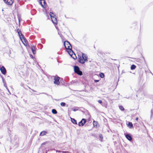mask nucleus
Returning <instances> with one entry per match:
<instances>
[{"instance_id":"nucleus-1","label":"nucleus","mask_w":153,"mask_h":153,"mask_svg":"<svg viewBox=\"0 0 153 153\" xmlns=\"http://www.w3.org/2000/svg\"><path fill=\"white\" fill-rule=\"evenodd\" d=\"M54 81L53 83L54 84L57 85H60V83L63 84L64 82L63 81V79L58 76H53Z\"/></svg>"},{"instance_id":"nucleus-2","label":"nucleus","mask_w":153,"mask_h":153,"mask_svg":"<svg viewBox=\"0 0 153 153\" xmlns=\"http://www.w3.org/2000/svg\"><path fill=\"white\" fill-rule=\"evenodd\" d=\"M64 45L65 48L67 50H69L68 52L70 55L71 53H73V51L72 50V46L70 43L68 41H65L64 42Z\"/></svg>"},{"instance_id":"nucleus-3","label":"nucleus","mask_w":153,"mask_h":153,"mask_svg":"<svg viewBox=\"0 0 153 153\" xmlns=\"http://www.w3.org/2000/svg\"><path fill=\"white\" fill-rule=\"evenodd\" d=\"M17 31L19 36L20 39L22 41L24 45H27V41L25 39V37L23 36L22 33L21 32L20 30L18 29H17Z\"/></svg>"},{"instance_id":"nucleus-4","label":"nucleus","mask_w":153,"mask_h":153,"mask_svg":"<svg viewBox=\"0 0 153 153\" xmlns=\"http://www.w3.org/2000/svg\"><path fill=\"white\" fill-rule=\"evenodd\" d=\"M87 60V56L84 53H82V56H80L79 58V62L82 64H84L85 61Z\"/></svg>"},{"instance_id":"nucleus-5","label":"nucleus","mask_w":153,"mask_h":153,"mask_svg":"<svg viewBox=\"0 0 153 153\" xmlns=\"http://www.w3.org/2000/svg\"><path fill=\"white\" fill-rule=\"evenodd\" d=\"M74 71L75 73L79 75H82V72L80 70L78 66H75L74 67Z\"/></svg>"},{"instance_id":"nucleus-6","label":"nucleus","mask_w":153,"mask_h":153,"mask_svg":"<svg viewBox=\"0 0 153 153\" xmlns=\"http://www.w3.org/2000/svg\"><path fill=\"white\" fill-rule=\"evenodd\" d=\"M40 4L44 8H45L46 7V4L44 0H39Z\"/></svg>"},{"instance_id":"nucleus-7","label":"nucleus","mask_w":153,"mask_h":153,"mask_svg":"<svg viewBox=\"0 0 153 153\" xmlns=\"http://www.w3.org/2000/svg\"><path fill=\"white\" fill-rule=\"evenodd\" d=\"M86 120L85 119H82L79 123L78 125L79 126H82L85 123Z\"/></svg>"},{"instance_id":"nucleus-8","label":"nucleus","mask_w":153,"mask_h":153,"mask_svg":"<svg viewBox=\"0 0 153 153\" xmlns=\"http://www.w3.org/2000/svg\"><path fill=\"white\" fill-rule=\"evenodd\" d=\"M0 70L1 73L3 74H5L6 73V69L4 66L1 67L0 65Z\"/></svg>"},{"instance_id":"nucleus-9","label":"nucleus","mask_w":153,"mask_h":153,"mask_svg":"<svg viewBox=\"0 0 153 153\" xmlns=\"http://www.w3.org/2000/svg\"><path fill=\"white\" fill-rule=\"evenodd\" d=\"M4 2L8 5H12L13 2V0H3Z\"/></svg>"},{"instance_id":"nucleus-10","label":"nucleus","mask_w":153,"mask_h":153,"mask_svg":"<svg viewBox=\"0 0 153 153\" xmlns=\"http://www.w3.org/2000/svg\"><path fill=\"white\" fill-rule=\"evenodd\" d=\"M51 19L52 20V21L53 23L56 25L57 23V19L55 17V16L52 17L51 16Z\"/></svg>"},{"instance_id":"nucleus-11","label":"nucleus","mask_w":153,"mask_h":153,"mask_svg":"<svg viewBox=\"0 0 153 153\" xmlns=\"http://www.w3.org/2000/svg\"><path fill=\"white\" fill-rule=\"evenodd\" d=\"M125 137L129 141H131L132 139V138L130 134H126Z\"/></svg>"},{"instance_id":"nucleus-12","label":"nucleus","mask_w":153,"mask_h":153,"mask_svg":"<svg viewBox=\"0 0 153 153\" xmlns=\"http://www.w3.org/2000/svg\"><path fill=\"white\" fill-rule=\"evenodd\" d=\"M31 50L33 54H35L36 53V51L34 46H32L31 47Z\"/></svg>"},{"instance_id":"nucleus-13","label":"nucleus","mask_w":153,"mask_h":153,"mask_svg":"<svg viewBox=\"0 0 153 153\" xmlns=\"http://www.w3.org/2000/svg\"><path fill=\"white\" fill-rule=\"evenodd\" d=\"M98 123L97 121H94L93 122V124L94 126L95 127H97V124Z\"/></svg>"},{"instance_id":"nucleus-14","label":"nucleus","mask_w":153,"mask_h":153,"mask_svg":"<svg viewBox=\"0 0 153 153\" xmlns=\"http://www.w3.org/2000/svg\"><path fill=\"white\" fill-rule=\"evenodd\" d=\"M46 133H47L45 131H43L40 133V135L42 136L45 135L46 134Z\"/></svg>"},{"instance_id":"nucleus-15","label":"nucleus","mask_w":153,"mask_h":153,"mask_svg":"<svg viewBox=\"0 0 153 153\" xmlns=\"http://www.w3.org/2000/svg\"><path fill=\"white\" fill-rule=\"evenodd\" d=\"M71 121L74 124H77L76 120L74 118H71Z\"/></svg>"},{"instance_id":"nucleus-16","label":"nucleus","mask_w":153,"mask_h":153,"mask_svg":"<svg viewBox=\"0 0 153 153\" xmlns=\"http://www.w3.org/2000/svg\"><path fill=\"white\" fill-rule=\"evenodd\" d=\"M128 126L129 128H131L133 127V124L131 122H129L128 124Z\"/></svg>"},{"instance_id":"nucleus-17","label":"nucleus","mask_w":153,"mask_h":153,"mask_svg":"<svg viewBox=\"0 0 153 153\" xmlns=\"http://www.w3.org/2000/svg\"><path fill=\"white\" fill-rule=\"evenodd\" d=\"M136 68V66L135 65H132L131 66V70H134V69H135Z\"/></svg>"},{"instance_id":"nucleus-18","label":"nucleus","mask_w":153,"mask_h":153,"mask_svg":"<svg viewBox=\"0 0 153 153\" xmlns=\"http://www.w3.org/2000/svg\"><path fill=\"white\" fill-rule=\"evenodd\" d=\"M99 76L100 77L102 78H103L104 77V75L103 73H100L99 74Z\"/></svg>"},{"instance_id":"nucleus-19","label":"nucleus","mask_w":153,"mask_h":153,"mask_svg":"<svg viewBox=\"0 0 153 153\" xmlns=\"http://www.w3.org/2000/svg\"><path fill=\"white\" fill-rule=\"evenodd\" d=\"M52 113L53 114H56L57 113V111L55 109H53L52 110Z\"/></svg>"},{"instance_id":"nucleus-20","label":"nucleus","mask_w":153,"mask_h":153,"mask_svg":"<svg viewBox=\"0 0 153 153\" xmlns=\"http://www.w3.org/2000/svg\"><path fill=\"white\" fill-rule=\"evenodd\" d=\"M49 15L51 17V16H52V17L55 16V15L52 12H50L49 13Z\"/></svg>"},{"instance_id":"nucleus-21","label":"nucleus","mask_w":153,"mask_h":153,"mask_svg":"<svg viewBox=\"0 0 153 153\" xmlns=\"http://www.w3.org/2000/svg\"><path fill=\"white\" fill-rule=\"evenodd\" d=\"M119 108L122 111H124V108L122 106H119Z\"/></svg>"},{"instance_id":"nucleus-22","label":"nucleus","mask_w":153,"mask_h":153,"mask_svg":"<svg viewBox=\"0 0 153 153\" xmlns=\"http://www.w3.org/2000/svg\"><path fill=\"white\" fill-rule=\"evenodd\" d=\"M65 103L64 102H62L60 103V105L62 106H65Z\"/></svg>"},{"instance_id":"nucleus-23","label":"nucleus","mask_w":153,"mask_h":153,"mask_svg":"<svg viewBox=\"0 0 153 153\" xmlns=\"http://www.w3.org/2000/svg\"><path fill=\"white\" fill-rule=\"evenodd\" d=\"M72 110L74 111H76L78 110L77 108H72Z\"/></svg>"},{"instance_id":"nucleus-24","label":"nucleus","mask_w":153,"mask_h":153,"mask_svg":"<svg viewBox=\"0 0 153 153\" xmlns=\"http://www.w3.org/2000/svg\"><path fill=\"white\" fill-rule=\"evenodd\" d=\"M98 102L99 103H100V104H101L102 103V101L100 100H99L98 101Z\"/></svg>"},{"instance_id":"nucleus-25","label":"nucleus","mask_w":153,"mask_h":153,"mask_svg":"<svg viewBox=\"0 0 153 153\" xmlns=\"http://www.w3.org/2000/svg\"><path fill=\"white\" fill-rule=\"evenodd\" d=\"M94 81L95 82H97L99 81V80H95Z\"/></svg>"},{"instance_id":"nucleus-26","label":"nucleus","mask_w":153,"mask_h":153,"mask_svg":"<svg viewBox=\"0 0 153 153\" xmlns=\"http://www.w3.org/2000/svg\"><path fill=\"white\" fill-rule=\"evenodd\" d=\"M3 83L4 86L6 87V86H7L6 83L5 82H4Z\"/></svg>"},{"instance_id":"nucleus-27","label":"nucleus","mask_w":153,"mask_h":153,"mask_svg":"<svg viewBox=\"0 0 153 153\" xmlns=\"http://www.w3.org/2000/svg\"><path fill=\"white\" fill-rule=\"evenodd\" d=\"M6 89L9 92H10L9 91V90L7 88V86H6Z\"/></svg>"},{"instance_id":"nucleus-28","label":"nucleus","mask_w":153,"mask_h":153,"mask_svg":"<svg viewBox=\"0 0 153 153\" xmlns=\"http://www.w3.org/2000/svg\"><path fill=\"white\" fill-rule=\"evenodd\" d=\"M30 56L32 58H33V55H32L30 54Z\"/></svg>"},{"instance_id":"nucleus-29","label":"nucleus","mask_w":153,"mask_h":153,"mask_svg":"<svg viewBox=\"0 0 153 153\" xmlns=\"http://www.w3.org/2000/svg\"><path fill=\"white\" fill-rule=\"evenodd\" d=\"M75 56V58H74V57H72L74 59H76V56Z\"/></svg>"},{"instance_id":"nucleus-30","label":"nucleus","mask_w":153,"mask_h":153,"mask_svg":"<svg viewBox=\"0 0 153 153\" xmlns=\"http://www.w3.org/2000/svg\"><path fill=\"white\" fill-rule=\"evenodd\" d=\"M100 138H102V135H100Z\"/></svg>"},{"instance_id":"nucleus-31","label":"nucleus","mask_w":153,"mask_h":153,"mask_svg":"<svg viewBox=\"0 0 153 153\" xmlns=\"http://www.w3.org/2000/svg\"><path fill=\"white\" fill-rule=\"evenodd\" d=\"M138 117H137V118H136V120L137 121H138Z\"/></svg>"},{"instance_id":"nucleus-32","label":"nucleus","mask_w":153,"mask_h":153,"mask_svg":"<svg viewBox=\"0 0 153 153\" xmlns=\"http://www.w3.org/2000/svg\"><path fill=\"white\" fill-rule=\"evenodd\" d=\"M31 89V90H32L33 92H36V91H35V90H33L32 89Z\"/></svg>"},{"instance_id":"nucleus-33","label":"nucleus","mask_w":153,"mask_h":153,"mask_svg":"<svg viewBox=\"0 0 153 153\" xmlns=\"http://www.w3.org/2000/svg\"><path fill=\"white\" fill-rule=\"evenodd\" d=\"M2 80H3V82H4V78H2Z\"/></svg>"},{"instance_id":"nucleus-34","label":"nucleus","mask_w":153,"mask_h":153,"mask_svg":"<svg viewBox=\"0 0 153 153\" xmlns=\"http://www.w3.org/2000/svg\"><path fill=\"white\" fill-rule=\"evenodd\" d=\"M71 53H71V55H71V57H73V56H72V55H71Z\"/></svg>"},{"instance_id":"nucleus-35","label":"nucleus","mask_w":153,"mask_h":153,"mask_svg":"<svg viewBox=\"0 0 153 153\" xmlns=\"http://www.w3.org/2000/svg\"><path fill=\"white\" fill-rule=\"evenodd\" d=\"M28 88L30 89H31L29 87H28Z\"/></svg>"}]
</instances>
